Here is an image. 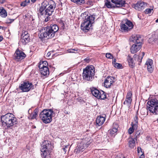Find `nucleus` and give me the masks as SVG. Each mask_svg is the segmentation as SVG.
Segmentation results:
<instances>
[{
    "instance_id": "nucleus-1",
    "label": "nucleus",
    "mask_w": 158,
    "mask_h": 158,
    "mask_svg": "<svg viewBox=\"0 0 158 158\" xmlns=\"http://www.w3.org/2000/svg\"><path fill=\"white\" fill-rule=\"evenodd\" d=\"M55 7L56 4L54 2L49 5L47 1H44L41 3L38 9V14L41 15H51Z\"/></svg>"
},
{
    "instance_id": "nucleus-2",
    "label": "nucleus",
    "mask_w": 158,
    "mask_h": 158,
    "mask_svg": "<svg viewBox=\"0 0 158 158\" xmlns=\"http://www.w3.org/2000/svg\"><path fill=\"white\" fill-rule=\"evenodd\" d=\"M59 29L58 26L56 24H51L49 26H47L44 28L45 31L39 35V37L43 40L44 38H52L54 37Z\"/></svg>"
},
{
    "instance_id": "nucleus-3",
    "label": "nucleus",
    "mask_w": 158,
    "mask_h": 158,
    "mask_svg": "<svg viewBox=\"0 0 158 158\" xmlns=\"http://www.w3.org/2000/svg\"><path fill=\"white\" fill-rule=\"evenodd\" d=\"M131 42L135 43L133 44L131 48V51L132 53L134 54L139 51L141 48L142 39L139 35H133L130 39Z\"/></svg>"
},
{
    "instance_id": "nucleus-4",
    "label": "nucleus",
    "mask_w": 158,
    "mask_h": 158,
    "mask_svg": "<svg viewBox=\"0 0 158 158\" xmlns=\"http://www.w3.org/2000/svg\"><path fill=\"white\" fill-rule=\"evenodd\" d=\"M85 17L84 21L81 26V29L85 32H87L90 29L91 24L93 23L95 18L93 15H86V14H82L81 16Z\"/></svg>"
},
{
    "instance_id": "nucleus-5",
    "label": "nucleus",
    "mask_w": 158,
    "mask_h": 158,
    "mask_svg": "<svg viewBox=\"0 0 158 158\" xmlns=\"http://www.w3.org/2000/svg\"><path fill=\"white\" fill-rule=\"evenodd\" d=\"M53 111L52 109H44L39 114V117L43 122L47 124L52 121Z\"/></svg>"
},
{
    "instance_id": "nucleus-6",
    "label": "nucleus",
    "mask_w": 158,
    "mask_h": 158,
    "mask_svg": "<svg viewBox=\"0 0 158 158\" xmlns=\"http://www.w3.org/2000/svg\"><path fill=\"white\" fill-rule=\"evenodd\" d=\"M95 70L93 66H87L83 69V77L84 80L92 81L94 75Z\"/></svg>"
},
{
    "instance_id": "nucleus-7",
    "label": "nucleus",
    "mask_w": 158,
    "mask_h": 158,
    "mask_svg": "<svg viewBox=\"0 0 158 158\" xmlns=\"http://www.w3.org/2000/svg\"><path fill=\"white\" fill-rule=\"evenodd\" d=\"M147 109L154 115L158 114V100L152 99L148 101Z\"/></svg>"
},
{
    "instance_id": "nucleus-8",
    "label": "nucleus",
    "mask_w": 158,
    "mask_h": 158,
    "mask_svg": "<svg viewBox=\"0 0 158 158\" xmlns=\"http://www.w3.org/2000/svg\"><path fill=\"white\" fill-rule=\"evenodd\" d=\"M89 138H85L79 143L76 149L75 150V152L78 153L81 152L83 151L84 149L87 147L91 143L92 140Z\"/></svg>"
},
{
    "instance_id": "nucleus-9",
    "label": "nucleus",
    "mask_w": 158,
    "mask_h": 158,
    "mask_svg": "<svg viewBox=\"0 0 158 158\" xmlns=\"http://www.w3.org/2000/svg\"><path fill=\"white\" fill-rule=\"evenodd\" d=\"M120 30L122 31L128 32L132 29L133 26L132 23L127 19L125 20L124 23H120Z\"/></svg>"
},
{
    "instance_id": "nucleus-10",
    "label": "nucleus",
    "mask_w": 158,
    "mask_h": 158,
    "mask_svg": "<svg viewBox=\"0 0 158 158\" xmlns=\"http://www.w3.org/2000/svg\"><path fill=\"white\" fill-rule=\"evenodd\" d=\"M17 118L15 117L14 115L12 116L9 118L8 121L6 123V126L4 128L5 129H11L13 128L14 126L17 123Z\"/></svg>"
},
{
    "instance_id": "nucleus-11",
    "label": "nucleus",
    "mask_w": 158,
    "mask_h": 158,
    "mask_svg": "<svg viewBox=\"0 0 158 158\" xmlns=\"http://www.w3.org/2000/svg\"><path fill=\"white\" fill-rule=\"evenodd\" d=\"M25 53L22 51L17 49L14 54L13 58L16 61H19L26 57Z\"/></svg>"
},
{
    "instance_id": "nucleus-12",
    "label": "nucleus",
    "mask_w": 158,
    "mask_h": 158,
    "mask_svg": "<svg viewBox=\"0 0 158 158\" xmlns=\"http://www.w3.org/2000/svg\"><path fill=\"white\" fill-rule=\"evenodd\" d=\"M19 88L23 92H28L33 89L32 84L28 81L23 82L19 86Z\"/></svg>"
},
{
    "instance_id": "nucleus-13",
    "label": "nucleus",
    "mask_w": 158,
    "mask_h": 158,
    "mask_svg": "<svg viewBox=\"0 0 158 158\" xmlns=\"http://www.w3.org/2000/svg\"><path fill=\"white\" fill-rule=\"evenodd\" d=\"M21 38L20 41L24 45H25L26 43L29 42L30 40L29 35L28 34V32L27 31H23L21 35Z\"/></svg>"
},
{
    "instance_id": "nucleus-14",
    "label": "nucleus",
    "mask_w": 158,
    "mask_h": 158,
    "mask_svg": "<svg viewBox=\"0 0 158 158\" xmlns=\"http://www.w3.org/2000/svg\"><path fill=\"white\" fill-rule=\"evenodd\" d=\"M38 67L40 69V72L42 75L45 76H47L49 75V69L47 66L43 65L42 63L41 64H39Z\"/></svg>"
},
{
    "instance_id": "nucleus-15",
    "label": "nucleus",
    "mask_w": 158,
    "mask_h": 158,
    "mask_svg": "<svg viewBox=\"0 0 158 158\" xmlns=\"http://www.w3.org/2000/svg\"><path fill=\"white\" fill-rule=\"evenodd\" d=\"M11 116H13V114L11 113H8L4 115H2L1 117V121L2 122V125L4 127L6 125V124L7 122L10 118Z\"/></svg>"
},
{
    "instance_id": "nucleus-16",
    "label": "nucleus",
    "mask_w": 158,
    "mask_h": 158,
    "mask_svg": "<svg viewBox=\"0 0 158 158\" xmlns=\"http://www.w3.org/2000/svg\"><path fill=\"white\" fill-rule=\"evenodd\" d=\"M42 148L41 149L43 150H47V151H50V150L52 149L53 147L50 141L45 140L42 143Z\"/></svg>"
},
{
    "instance_id": "nucleus-17",
    "label": "nucleus",
    "mask_w": 158,
    "mask_h": 158,
    "mask_svg": "<svg viewBox=\"0 0 158 158\" xmlns=\"http://www.w3.org/2000/svg\"><path fill=\"white\" fill-rule=\"evenodd\" d=\"M132 94L131 91L128 92L126 96L125 101L123 102V104L126 105L127 106L130 107L132 101Z\"/></svg>"
},
{
    "instance_id": "nucleus-18",
    "label": "nucleus",
    "mask_w": 158,
    "mask_h": 158,
    "mask_svg": "<svg viewBox=\"0 0 158 158\" xmlns=\"http://www.w3.org/2000/svg\"><path fill=\"white\" fill-rule=\"evenodd\" d=\"M147 4L143 2H138L135 5H134L135 9L139 11H141L143 10L147 6Z\"/></svg>"
},
{
    "instance_id": "nucleus-19",
    "label": "nucleus",
    "mask_w": 158,
    "mask_h": 158,
    "mask_svg": "<svg viewBox=\"0 0 158 158\" xmlns=\"http://www.w3.org/2000/svg\"><path fill=\"white\" fill-rule=\"evenodd\" d=\"M114 78L113 77L108 76L104 81V86L106 88H110L111 85L114 82Z\"/></svg>"
},
{
    "instance_id": "nucleus-20",
    "label": "nucleus",
    "mask_w": 158,
    "mask_h": 158,
    "mask_svg": "<svg viewBox=\"0 0 158 158\" xmlns=\"http://www.w3.org/2000/svg\"><path fill=\"white\" fill-rule=\"evenodd\" d=\"M153 61L151 59H148L146 61L145 65L147 66V68L148 71L152 73L153 70Z\"/></svg>"
},
{
    "instance_id": "nucleus-21",
    "label": "nucleus",
    "mask_w": 158,
    "mask_h": 158,
    "mask_svg": "<svg viewBox=\"0 0 158 158\" xmlns=\"http://www.w3.org/2000/svg\"><path fill=\"white\" fill-rule=\"evenodd\" d=\"M105 119V118L104 117L102 116H98L96 121L97 125L99 126H101L103 124Z\"/></svg>"
},
{
    "instance_id": "nucleus-22",
    "label": "nucleus",
    "mask_w": 158,
    "mask_h": 158,
    "mask_svg": "<svg viewBox=\"0 0 158 158\" xmlns=\"http://www.w3.org/2000/svg\"><path fill=\"white\" fill-rule=\"evenodd\" d=\"M112 1L118 7L124 6L126 3L125 0H112Z\"/></svg>"
},
{
    "instance_id": "nucleus-23",
    "label": "nucleus",
    "mask_w": 158,
    "mask_h": 158,
    "mask_svg": "<svg viewBox=\"0 0 158 158\" xmlns=\"http://www.w3.org/2000/svg\"><path fill=\"white\" fill-rule=\"evenodd\" d=\"M145 54L144 52H142V53H140L139 55H137L135 54L134 56V57L135 61H137L139 62V65L141 62Z\"/></svg>"
},
{
    "instance_id": "nucleus-24",
    "label": "nucleus",
    "mask_w": 158,
    "mask_h": 158,
    "mask_svg": "<svg viewBox=\"0 0 158 158\" xmlns=\"http://www.w3.org/2000/svg\"><path fill=\"white\" fill-rule=\"evenodd\" d=\"M137 138H132L128 139V143L129 146L131 148H133L135 145V141H137Z\"/></svg>"
},
{
    "instance_id": "nucleus-25",
    "label": "nucleus",
    "mask_w": 158,
    "mask_h": 158,
    "mask_svg": "<svg viewBox=\"0 0 158 158\" xmlns=\"http://www.w3.org/2000/svg\"><path fill=\"white\" fill-rule=\"evenodd\" d=\"M129 65L131 68H133L135 66V63H134L133 58H132L130 55H128L127 57Z\"/></svg>"
},
{
    "instance_id": "nucleus-26",
    "label": "nucleus",
    "mask_w": 158,
    "mask_h": 158,
    "mask_svg": "<svg viewBox=\"0 0 158 158\" xmlns=\"http://www.w3.org/2000/svg\"><path fill=\"white\" fill-rule=\"evenodd\" d=\"M41 156L42 158H50V151H47V150L41 149Z\"/></svg>"
},
{
    "instance_id": "nucleus-27",
    "label": "nucleus",
    "mask_w": 158,
    "mask_h": 158,
    "mask_svg": "<svg viewBox=\"0 0 158 158\" xmlns=\"http://www.w3.org/2000/svg\"><path fill=\"white\" fill-rule=\"evenodd\" d=\"M90 90L91 92L93 95H94V97L98 98L99 95V93L100 92V91L94 88H90Z\"/></svg>"
},
{
    "instance_id": "nucleus-28",
    "label": "nucleus",
    "mask_w": 158,
    "mask_h": 158,
    "mask_svg": "<svg viewBox=\"0 0 158 158\" xmlns=\"http://www.w3.org/2000/svg\"><path fill=\"white\" fill-rule=\"evenodd\" d=\"M111 2L114 3L112 0H106L105 2V6L109 8H115V6L114 4H111Z\"/></svg>"
},
{
    "instance_id": "nucleus-29",
    "label": "nucleus",
    "mask_w": 158,
    "mask_h": 158,
    "mask_svg": "<svg viewBox=\"0 0 158 158\" xmlns=\"http://www.w3.org/2000/svg\"><path fill=\"white\" fill-rule=\"evenodd\" d=\"M98 98L101 99H104L106 98V95L105 93L103 91L100 90Z\"/></svg>"
},
{
    "instance_id": "nucleus-30",
    "label": "nucleus",
    "mask_w": 158,
    "mask_h": 158,
    "mask_svg": "<svg viewBox=\"0 0 158 158\" xmlns=\"http://www.w3.org/2000/svg\"><path fill=\"white\" fill-rule=\"evenodd\" d=\"M131 127H130L128 129V132L129 134H131L134 131V130L137 129L138 127H136L135 128V126L133 125V123H131Z\"/></svg>"
},
{
    "instance_id": "nucleus-31",
    "label": "nucleus",
    "mask_w": 158,
    "mask_h": 158,
    "mask_svg": "<svg viewBox=\"0 0 158 158\" xmlns=\"http://www.w3.org/2000/svg\"><path fill=\"white\" fill-rule=\"evenodd\" d=\"M134 122H131V123H133L135 128L136 127H138V119L137 113L134 118Z\"/></svg>"
},
{
    "instance_id": "nucleus-32",
    "label": "nucleus",
    "mask_w": 158,
    "mask_h": 158,
    "mask_svg": "<svg viewBox=\"0 0 158 158\" xmlns=\"http://www.w3.org/2000/svg\"><path fill=\"white\" fill-rule=\"evenodd\" d=\"M117 131H116V129H110L108 131V133L112 136H114L116 134Z\"/></svg>"
},
{
    "instance_id": "nucleus-33",
    "label": "nucleus",
    "mask_w": 158,
    "mask_h": 158,
    "mask_svg": "<svg viewBox=\"0 0 158 158\" xmlns=\"http://www.w3.org/2000/svg\"><path fill=\"white\" fill-rule=\"evenodd\" d=\"M30 110V109L28 111V112L29 114H30V115L28 117L29 119H33L36 118V117H37V116L35 114H34L33 113L30 114L29 113V111Z\"/></svg>"
},
{
    "instance_id": "nucleus-34",
    "label": "nucleus",
    "mask_w": 158,
    "mask_h": 158,
    "mask_svg": "<svg viewBox=\"0 0 158 158\" xmlns=\"http://www.w3.org/2000/svg\"><path fill=\"white\" fill-rule=\"evenodd\" d=\"M1 16L2 17H6L7 15L6 11L4 9L1 13H0Z\"/></svg>"
},
{
    "instance_id": "nucleus-35",
    "label": "nucleus",
    "mask_w": 158,
    "mask_h": 158,
    "mask_svg": "<svg viewBox=\"0 0 158 158\" xmlns=\"http://www.w3.org/2000/svg\"><path fill=\"white\" fill-rule=\"evenodd\" d=\"M78 49L77 48H74V49H69L67 50V51L69 53H75V51H78Z\"/></svg>"
},
{
    "instance_id": "nucleus-36",
    "label": "nucleus",
    "mask_w": 158,
    "mask_h": 158,
    "mask_svg": "<svg viewBox=\"0 0 158 158\" xmlns=\"http://www.w3.org/2000/svg\"><path fill=\"white\" fill-rule=\"evenodd\" d=\"M106 56L108 59H113V56L110 53H107L106 54Z\"/></svg>"
},
{
    "instance_id": "nucleus-37",
    "label": "nucleus",
    "mask_w": 158,
    "mask_h": 158,
    "mask_svg": "<svg viewBox=\"0 0 158 158\" xmlns=\"http://www.w3.org/2000/svg\"><path fill=\"white\" fill-rule=\"evenodd\" d=\"M114 66L117 68H120L122 66V65L118 63H115L114 64H113Z\"/></svg>"
},
{
    "instance_id": "nucleus-38",
    "label": "nucleus",
    "mask_w": 158,
    "mask_h": 158,
    "mask_svg": "<svg viewBox=\"0 0 158 158\" xmlns=\"http://www.w3.org/2000/svg\"><path fill=\"white\" fill-rule=\"evenodd\" d=\"M15 20V19H10L9 18H7L6 20V22L7 23H11L12 22H13Z\"/></svg>"
},
{
    "instance_id": "nucleus-39",
    "label": "nucleus",
    "mask_w": 158,
    "mask_h": 158,
    "mask_svg": "<svg viewBox=\"0 0 158 158\" xmlns=\"http://www.w3.org/2000/svg\"><path fill=\"white\" fill-rule=\"evenodd\" d=\"M77 4L78 5H81L85 3V0H77Z\"/></svg>"
},
{
    "instance_id": "nucleus-40",
    "label": "nucleus",
    "mask_w": 158,
    "mask_h": 158,
    "mask_svg": "<svg viewBox=\"0 0 158 158\" xmlns=\"http://www.w3.org/2000/svg\"><path fill=\"white\" fill-rule=\"evenodd\" d=\"M118 125L116 123H114L112 127L113 129H116V131H118Z\"/></svg>"
},
{
    "instance_id": "nucleus-41",
    "label": "nucleus",
    "mask_w": 158,
    "mask_h": 158,
    "mask_svg": "<svg viewBox=\"0 0 158 158\" xmlns=\"http://www.w3.org/2000/svg\"><path fill=\"white\" fill-rule=\"evenodd\" d=\"M153 10L152 9H146L144 12L146 14H148L151 13V11Z\"/></svg>"
},
{
    "instance_id": "nucleus-42",
    "label": "nucleus",
    "mask_w": 158,
    "mask_h": 158,
    "mask_svg": "<svg viewBox=\"0 0 158 158\" xmlns=\"http://www.w3.org/2000/svg\"><path fill=\"white\" fill-rule=\"evenodd\" d=\"M91 59H90L89 57H87L84 60L85 62L88 63L91 61Z\"/></svg>"
},
{
    "instance_id": "nucleus-43",
    "label": "nucleus",
    "mask_w": 158,
    "mask_h": 158,
    "mask_svg": "<svg viewBox=\"0 0 158 158\" xmlns=\"http://www.w3.org/2000/svg\"><path fill=\"white\" fill-rule=\"evenodd\" d=\"M39 112V108H36L34 110V114H35L36 116H38V114Z\"/></svg>"
},
{
    "instance_id": "nucleus-44",
    "label": "nucleus",
    "mask_w": 158,
    "mask_h": 158,
    "mask_svg": "<svg viewBox=\"0 0 158 158\" xmlns=\"http://www.w3.org/2000/svg\"><path fill=\"white\" fill-rule=\"evenodd\" d=\"M43 63V65H45L47 66L48 65V64L47 62L46 61H42V62H40L38 64H41Z\"/></svg>"
},
{
    "instance_id": "nucleus-45",
    "label": "nucleus",
    "mask_w": 158,
    "mask_h": 158,
    "mask_svg": "<svg viewBox=\"0 0 158 158\" xmlns=\"http://www.w3.org/2000/svg\"><path fill=\"white\" fill-rule=\"evenodd\" d=\"M60 24L61 27L63 28H64V23L63 21H60Z\"/></svg>"
},
{
    "instance_id": "nucleus-46",
    "label": "nucleus",
    "mask_w": 158,
    "mask_h": 158,
    "mask_svg": "<svg viewBox=\"0 0 158 158\" xmlns=\"http://www.w3.org/2000/svg\"><path fill=\"white\" fill-rule=\"evenodd\" d=\"M140 134V132H139V131H138L136 132L135 135V138H136L138 136H139Z\"/></svg>"
},
{
    "instance_id": "nucleus-47",
    "label": "nucleus",
    "mask_w": 158,
    "mask_h": 158,
    "mask_svg": "<svg viewBox=\"0 0 158 158\" xmlns=\"http://www.w3.org/2000/svg\"><path fill=\"white\" fill-rule=\"evenodd\" d=\"M47 16H47V17L45 18V19L44 21L45 22H47L50 19V17H49V16H48V15H47Z\"/></svg>"
},
{
    "instance_id": "nucleus-48",
    "label": "nucleus",
    "mask_w": 158,
    "mask_h": 158,
    "mask_svg": "<svg viewBox=\"0 0 158 158\" xmlns=\"http://www.w3.org/2000/svg\"><path fill=\"white\" fill-rule=\"evenodd\" d=\"M68 145L65 146L64 148H63V151L65 152V153L67 151L66 149H67V148H68Z\"/></svg>"
},
{
    "instance_id": "nucleus-49",
    "label": "nucleus",
    "mask_w": 158,
    "mask_h": 158,
    "mask_svg": "<svg viewBox=\"0 0 158 158\" xmlns=\"http://www.w3.org/2000/svg\"><path fill=\"white\" fill-rule=\"evenodd\" d=\"M21 6L24 7L27 5V4L25 2H23L21 3Z\"/></svg>"
},
{
    "instance_id": "nucleus-50",
    "label": "nucleus",
    "mask_w": 158,
    "mask_h": 158,
    "mask_svg": "<svg viewBox=\"0 0 158 158\" xmlns=\"http://www.w3.org/2000/svg\"><path fill=\"white\" fill-rule=\"evenodd\" d=\"M116 59H114L113 60V61H112V63H113V64H114L115 63H116Z\"/></svg>"
},
{
    "instance_id": "nucleus-51",
    "label": "nucleus",
    "mask_w": 158,
    "mask_h": 158,
    "mask_svg": "<svg viewBox=\"0 0 158 158\" xmlns=\"http://www.w3.org/2000/svg\"><path fill=\"white\" fill-rule=\"evenodd\" d=\"M77 0H71V1L72 2H74V3H76V4H77Z\"/></svg>"
},
{
    "instance_id": "nucleus-52",
    "label": "nucleus",
    "mask_w": 158,
    "mask_h": 158,
    "mask_svg": "<svg viewBox=\"0 0 158 158\" xmlns=\"http://www.w3.org/2000/svg\"><path fill=\"white\" fill-rule=\"evenodd\" d=\"M50 54H51L50 52H49L47 54V57H49L50 56Z\"/></svg>"
},
{
    "instance_id": "nucleus-53",
    "label": "nucleus",
    "mask_w": 158,
    "mask_h": 158,
    "mask_svg": "<svg viewBox=\"0 0 158 158\" xmlns=\"http://www.w3.org/2000/svg\"><path fill=\"white\" fill-rule=\"evenodd\" d=\"M3 39L2 36L0 35V42Z\"/></svg>"
},
{
    "instance_id": "nucleus-54",
    "label": "nucleus",
    "mask_w": 158,
    "mask_h": 158,
    "mask_svg": "<svg viewBox=\"0 0 158 158\" xmlns=\"http://www.w3.org/2000/svg\"><path fill=\"white\" fill-rule=\"evenodd\" d=\"M144 158V156L143 154H142L140 157V158Z\"/></svg>"
},
{
    "instance_id": "nucleus-55",
    "label": "nucleus",
    "mask_w": 158,
    "mask_h": 158,
    "mask_svg": "<svg viewBox=\"0 0 158 158\" xmlns=\"http://www.w3.org/2000/svg\"><path fill=\"white\" fill-rule=\"evenodd\" d=\"M4 9V8L2 7H0V13H1V12L2 11V10Z\"/></svg>"
},
{
    "instance_id": "nucleus-56",
    "label": "nucleus",
    "mask_w": 158,
    "mask_h": 158,
    "mask_svg": "<svg viewBox=\"0 0 158 158\" xmlns=\"http://www.w3.org/2000/svg\"><path fill=\"white\" fill-rule=\"evenodd\" d=\"M4 27L0 26V29H4Z\"/></svg>"
},
{
    "instance_id": "nucleus-57",
    "label": "nucleus",
    "mask_w": 158,
    "mask_h": 158,
    "mask_svg": "<svg viewBox=\"0 0 158 158\" xmlns=\"http://www.w3.org/2000/svg\"><path fill=\"white\" fill-rule=\"evenodd\" d=\"M89 4L90 5H92V3H93V2H89Z\"/></svg>"
},
{
    "instance_id": "nucleus-58",
    "label": "nucleus",
    "mask_w": 158,
    "mask_h": 158,
    "mask_svg": "<svg viewBox=\"0 0 158 158\" xmlns=\"http://www.w3.org/2000/svg\"><path fill=\"white\" fill-rule=\"evenodd\" d=\"M139 148H138V150H137V151H138V152L139 153Z\"/></svg>"
},
{
    "instance_id": "nucleus-59",
    "label": "nucleus",
    "mask_w": 158,
    "mask_h": 158,
    "mask_svg": "<svg viewBox=\"0 0 158 158\" xmlns=\"http://www.w3.org/2000/svg\"><path fill=\"white\" fill-rule=\"evenodd\" d=\"M156 23L158 22V19L156 20Z\"/></svg>"
},
{
    "instance_id": "nucleus-60",
    "label": "nucleus",
    "mask_w": 158,
    "mask_h": 158,
    "mask_svg": "<svg viewBox=\"0 0 158 158\" xmlns=\"http://www.w3.org/2000/svg\"><path fill=\"white\" fill-rule=\"evenodd\" d=\"M36 0H31L33 2H35Z\"/></svg>"
},
{
    "instance_id": "nucleus-61",
    "label": "nucleus",
    "mask_w": 158,
    "mask_h": 158,
    "mask_svg": "<svg viewBox=\"0 0 158 158\" xmlns=\"http://www.w3.org/2000/svg\"><path fill=\"white\" fill-rule=\"evenodd\" d=\"M125 158V157L124 156H122V158L120 157L119 158Z\"/></svg>"
},
{
    "instance_id": "nucleus-62",
    "label": "nucleus",
    "mask_w": 158,
    "mask_h": 158,
    "mask_svg": "<svg viewBox=\"0 0 158 158\" xmlns=\"http://www.w3.org/2000/svg\"><path fill=\"white\" fill-rule=\"evenodd\" d=\"M140 150H141V148H139Z\"/></svg>"
},
{
    "instance_id": "nucleus-63",
    "label": "nucleus",
    "mask_w": 158,
    "mask_h": 158,
    "mask_svg": "<svg viewBox=\"0 0 158 158\" xmlns=\"http://www.w3.org/2000/svg\"><path fill=\"white\" fill-rule=\"evenodd\" d=\"M61 5L62 6V3L61 2Z\"/></svg>"
},
{
    "instance_id": "nucleus-64",
    "label": "nucleus",
    "mask_w": 158,
    "mask_h": 158,
    "mask_svg": "<svg viewBox=\"0 0 158 158\" xmlns=\"http://www.w3.org/2000/svg\"><path fill=\"white\" fill-rule=\"evenodd\" d=\"M157 122H158V119H157Z\"/></svg>"
}]
</instances>
